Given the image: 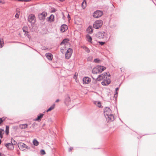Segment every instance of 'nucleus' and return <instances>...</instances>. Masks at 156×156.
<instances>
[{
  "instance_id": "1",
  "label": "nucleus",
  "mask_w": 156,
  "mask_h": 156,
  "mask_svg": "<svg viewBox=\"0 0 156 156\" xmlns=\"http://www.w3.org/2000/svg\"><path fill=\"white\" fill-rule=\"evenodd\" d=\"M110 76L109 73H105L101 75H99L96 80L97 81L103 80V81L101 82L102 85L105 86L109 84L111 82L110 80L108 78Z\"/></svg>"
},
{
  "instance_id": "2",
  "label": "nucleus",
  "mask_w": 156,
  "mask_h": 156,
  "mask_svg": "<svg viewBox=\"0 0 156 156\" xmlns=\"http://www.w3.org/2000/svg\"><path fill=\"white\" fill-rule=\"evenodd\" d=\"M104 114L108 122L114 121L115 119L114 116L112 114V111L109 108L106 107L104 109Z\"/></svg>"
},
{
  "instance_id": "3",
  "label": "nucleus",
  "mask_w": 156,
  "mask_h": 156,
  "mask_svg": "<svg viewBox=\"0 0 156 156\" xmlns=\"http://www.w3.org/2000/svg\"><path fill=\"white\" fill-rule=\"evenodd\" d=\"M102 24L103 22L101 20H98L94 23L93 27L95 29H98L101 27Z\"/></svg>"
},
{
  "instance_id": "4",
  "label": "nucleus",
  "mask_w": 156,
  "mask_h": 156,
  "mask_svg": "<svg viewBox=\"0 0 156 156\" xmlns=\"http://www.w3.org/2000/svg\"><path fill=\"white\" fill-rule=\"evenodd\" d=\"M69 39L66 38L64 39L61 43L60 45L62 46L69 48L70 46V44L69 42Z\"/></svg>"
},
{
  "instance_id": "5",
  "label": "nucleus",
  "mask_w": 156,
  "mask_h": 156,
  "mask_svg": "<svg viewBox=\"0 0 156 156\" xmlns=\"http://www.w3.org/2000/svg\"><path fill=\"white\" fill-rule=\"evenodd\" d=\"M97 36L99 38L103 39L105 40H107L108 38L107 34L105 32L98 33Z\"/></svg>"
},
{
  "instance_id": "6",
  "label": "nucleus",
  "mask_w": 156,
  "mask_h": 156,
  "mask_svg": "<svg viewBox=\"0 0 156 156\" xmlns=\"http://www.w3.org/2000/svg\"><path fill=\"white\" fill-rule=\"evenodd\" d=\"M73 52L72 49L69 48L66 51L65 54V58L66 59H69L70 57Z\"/></svg>"
},
{
  "instance_id": "7",
  "label": "nucleus",
  "mask_w": 156,
  "mask_h": 156,
  "mask_svg": "<svg viewBox=\"0 0 156 156\" xmlns=\"http://www.w3.org/2000/svg\"><path fill=\"white\" fill-rule=\"evenodd\" d=\"M103 14V12L100 10H97L93 14V16L94 18H98L101 16Z\"/></svg>"
},
{
  "instance_id": "8",
  "label": "nucleus",
  "mask_w": 156,
  "mask_h": 156,
  "mask_svg": "<svg viewBox=\"0 0 156 156\" xmlns=\"http://www.w3.org/2000/svg\"><path fill=\"white\" fill-rule=\"evenodd\" d=\"M28 20L31 24H34L35 22L34 15L33 14L30 15L28 18Z\"/></svg>"
},
{
  "instance_id": "9",
  "label": "nucleus",
  "mask_w": 156,
  "mask_h": 156,
  "mask_svg": "<svg viewBox=\"0 0 156 156\" xmlns=\"http://www.w3.org/2000/svg\"><path fill=\"white\" fill-rule=\"evenodd\" d=\"M11 143H8L5 144V146L9 149H13L14 148L13 145H15L16 144V142L13 143L12 142V139H11Z\"/></svg>"
},
{
  "instance_id": "10",
  "label": "nucleus",
  "mask_w": 156,
  "mask_h": 156,
  "mask_svg": "<svg viewBox=\"0 0 156 156\" xmlns=\"http://www.w3.org/2000/svg\"><path fill=\"white\" fill-rule=\"evenodd\" d=\"M18 146L19 148L23 151L25 148L28 149V147L23 143H20L18 144Z\"/></svg>"
},
{
  "instance_id": "11",
  "label": "nucleus",
  "mask_w": 156,
  "mask_h": 156,
  "mask_svg": "<svg viewBox=\"0 0 156 156\" xmlns=\"http://www.w3.org/2000/svg\"><path fill=\"white\" fill-rule=\"evenodd\" d=\"M47 12H44L42 13H40L38 14V17L41 20H44L45 19V17L47 16Z\"/></svg>"
},
{
  "instance_id": "12",
  "label": "nucleus",
  "mask_w": 156,
  "mask_h": 156,
  "mask_svg": "<svg viewBox=\"0 0 156 156\" xmlns=\"http://www.w3.org/2000/svg\"><path fill=\"white\" fill-rule=\"evenodd\" d=\"M91 80L90 78L87 77H85L83 79V84H87L89 83Z\"/></svg>"
},
{
  "instance_id": "13",
  "label": "nucleus",
  "mask_w": 156,
  "mask_h": 156,
  "mask_svg": "<svg viewBox=\"0 0 156 156\" xmlns=\"http://www.w3.org/2000/svg\"><path fill=\"white\" fill-rule=\"evenodd\" d=\"M68 28L67 26L65 24L62 25L61 27V31L62 32H64Z\"/></svg>"
},
{
  "instance_id": "14",
  "label": "nucleus",
  "mask_w": 156,
  "mask_h": 156,
  "mask_svg": "<svg viewBox=\"0 0 156 156\" xmlns=\"http://www.w3.org/2000/svg\"><path fill=\"white\" fill-rule=\"evenodd\" d=\"M47 58L49 60H51L52 59V55L50 53H46L45 54Z\"/></svg>"
},
{
  "instance_id": "15",
  "label": "nucleus",
  "mask_w": 156,
  "mask_h": 156,
  "mask_svg": "<svg viewBox=\"0 0 156 156\" xmlns=\"http://www.w3.org/2000/svg\"><path fill=\"white\" fill-rule=\"evenodd\" d=\"M54 16L53 15H51L49 17L47 18V20L48 21H52L54 20Z\"/></svg>"
},
{
  "instance_id": "16",
  "label": "nucleus",
  "mask_w": 156,
  "mask_h": 156,
  "mask_svg": "<svg viewBox=\"0 0 156 156\" xmlns=\"http://www.w3.org/2000/svg\"><path fill=\"white\" fill-rule=\"evenodd\" d=\"M92 72L94 74H97L99 73L97 67H94L93 69Z\"/></svg>"
},
{
  "instance_id": "17",
  "label": "nucleus",
  "mask_w": 156,
  "mask_h": 156,
  "mask_svg": "<svg viewBox=\"0 0 156 156\" xmlns=\"http://www.w3.org/2000/svg\"><path fill=\"white\" fill-rule=\"evenodd\" d=\"M28 125L27 124H20L19 126L20 128L21 129H25L27 128Z\"/></svg>"
},
{
  "instance_id": "18",
  "label": "nucleus",
  "mask_w": 156,
  "mask_h": 156,
  "mask_svg": "<svg viewBox=\"0 0 156 156\" xmlns=\"http://www.w3.org/2000/svg\"><path fill=\"white\" fill-rule=\"evenodd\" d=\"M87 6V3L85 0H84L82 3V7L83 9H85Z\"/></svg>"
},
{
  "instance_id": "19",
  "label": "nucleus",
  "mask_w": 156,
  "mask_h": 156,
  "mask_svg": "<svg viewBox=\"0 0 156 156\" xmlns=\"http://www.w3.org/2000/svg\"><path fill=\"white\" fill-rule=\"evenodd\" d=\"M94 103L99 108L101 107V103L100 101H94Z\"/></svg>"
},
{
  "instance_id": "20",
  "label": "nucleus",
  "mask_w": 156,
  "mask_h": 156,
  "mask_svg": "<svg viewBox=\"0 0 156 156\" xmlns=\"http://www.w3.org/2000/svg\"><path fill=\"white\" fill-rule=\"evenodd\" d=\"M5 131L4 129H0V137L1 138L3 137V135L4 134Z\"/></svg>"
},
{
  "instance_id": "21",
  "label": "nucleus",
  "mask_w": 156,
  "mask_h": 156,
  "mask_svg": "<svg viewBox=\"0 0 156 156\" xmlns=\"http://www.w3.org/2000/svg\"><path fill=\"white\" fill-rule=\"evenodd\" d=\"M86 38L87 40V41H88L89 42H90L91 43H92L91 41L92 39L91 36L89 35H86Z\"/></svg>"
},
{
  "instance_id": "22",
  "label": "nucleus",
  "mask_w": 156,
  "mask_h": 156,
  "mask_svg": "<svg viewBox=\"0 0 156 156\" xmlns=\"http://www.w3.org/2000/svg\"><path fill=\"white\" fill-rule=\"evenodd\" d=\"M87 31L88 33L91 34L93 32V30L91 27L89 26L87 29Z\"/></svg>"
},
{
  "instance_id": "23",
  "label": "nucleus",
  "mask_w": 156,
  "mask_h": 156,
  "mask_svg": "<svg viewBox=\"0 0 156 156\" xmlns=\"http://www.w3.org/2000/svg\"><path fill=\"white\" fill-rule=\"evenodd\" d=\"M55 106V104H53L47 110V112H48L50 111H51L54 108Z\"/></svg>"
},
{
  "instance_id": "24",
  "label": "nucleus",
  "mask_w": 156,
  "mask_h": 156,
  "mask_svg": "<svg viewBox=\"0 0 156 156\" xmlns=\"http://www.w3.org/2000/svg\"><path fill=\"white\" fill-rule=\"evenodd\" d=\"M44 115V114H40L39 115L37 116V118L35 119L36 121H38L40 120L41 118H42L43 117V116Z\"/></svg>"
},
{
  "instance_id": "25",
  "label": "nucleus",
  "mask_w": 156,
  "mask_h": 156,
  "mask_svg": "<svg viewBox=\"0 0 156 156\" xmlns=\"http://www.w3.org/2000/svg\"><path fill=\"white\" fill-rule=\"evenodd\" d=\"M62 46L61 48V51L62 53H64L65 50H66V47L63 46Z\"/></svg>"
},
{
  "instance_id": "26",
  "label": "nucleus",
  "mask_w": 156,
  "mask_h": 156,
  "mask_svg": "<svg viewBox=\"0 0 156 156\" xmlns=\"http://www.w3.org/2000/svg\"><path fill=\"white\" fill-rule=\"evenodd\" d=\"M33 144L35 146H37L39 144V142L35 139L33 140Z\"/></svg>"
},
{
  "instance_id": "27",
  "label": "nucleus",
  "mask_w": 156,
  "mask_h": 156,
  "mask_svg": "<svg viewBox=\"0 0 156 156\" xmlns=\"http://www.w3.org/2000/svg\"><path fill=\"white\" fill-rule=\"evenodd\" d=\"M4 42L2 39H0V48H2L3 46Z\"/></svg>"
},
{
  "instance_id": "28",
  "label": "nucleus",
  "mask_w": 156,
  "mask_h": 156,
  "mask_svg": "<svg viewBox=\"0 0 156 156\" xmlns=\"http://www.w3.org/2000/svg\"><path fill=\"white\" fill-rule=\"evenodd\" d=\"M97 67L98 68V70L99 73H101L102 72V66H97Z\"/></svg>"
},
{
  "instance_id": "29",
  "label": "nucleus",
  "mask_w": 156,
  "mask_h": 156,
  "mask_svg": "<svg viewBox=\"0 0 156 156\" xmlns=\"http://www.w3.org/2000/svg\"><path fill=\"white\" fill-rule=\"evenodd\" d=\"M9 133V126H6L5 128V133L6 134L8 135Z\"/></svg>"
},
{
  "instance_id": "30",
  "label": "nucleus",
  "mask_w": 156,
  "mask_h": 156,
  "mask_svg": "<svg viewBox=\"0 0 156 156\" xmlns=\"http://www.w3.org/2000/svg\"><path fill=\"white\" fill-rule=\"evenodd\" d=\"M5 119L6 118L5 117L0 118V125L5 120Z\"/></svg>"
},
{
  "instance_id": "31",
  "label": "nucleus",
  "mask_w": 156,
  "mask_h": 156,
  "mask_svg": "<svg viewBox=\"0 0 156 156\" xmlns=\"http://www.w3.org/2000/svg\"><path fill=\"white\" fill-rule=\"evenodd\" d=\"M83 48L84 49V50L86 51L87 52L89 53L90 52V50L87 47L84 46L83 47Z\"/></svg>"
},
{
  "instance_id": "32",
  "label": "nucleus",
  "mask_w": 156,
  "mask_h": 156,
  "mask_svg": "<svg viewBox=\"0 0 156 156\" xmlns=\"http://www.w3.org/2000/svg\"><path fill=\"white\" fill-rule=\"evenodd\" d=\"M70 101V98L69 97H68L66 99L65 103L66 104H67V102Z\"/></svg>"
},
{
  "instance_id": "33",
  "label": "nucleus",
  "mask_w": 156,
  "mask_h": 156,
  "mask_svg": "<svg viewBox=\"0 0 156 156\" xmlns=\"http://www.w3.org/2000/svg\"><path fill=\"white\" fill-rule=\"evenodd\" d=\"M100 60L98 58L95 59L94 60V62H96V63H99V62H100Z\"/></svg>"
},
{
  "instance_id": "34",
  "label": "nucleus",
  "mask_w": 156,
  "mask_h": 156,
  "mask_svg": "<svg viewBox=\"0 0 156 156\" xmlns=\"http://www.w3.org/2000/svg\"><path fill=\"white\" fill-rule=\"evenodd\" d=\"M27 27H23V31L25 32V33H26V32L27 33V31L26 30V29ZM25 35H26V33H25L24 34Z\"/></svg>"
},
{
  "instance_id": "35",
  "label": "nucleus",
  "mask_w": 156,
  "mask_h": 156,
  "mask_svg": "<svg viewBox=\"0 0 156 156\" xmlns=\"http://www.w3.org/2000/svg\"><path fill=\"white\" fill-rule=\"evenodd\" d=\"M41 153L42 155L44 154H45V152L44 151V150H41Z\"/></svg>"
},
{
  "instance_id": "36",
  "label": "nucleus",
  "mask_w": 156,
  "mask_h": 156,
  "mask_svg": "<svg viewBox=\"0 0 156 156\" xmlns=\"http://www.w3.org/2000/svg\"><path fill=\"white\" fill-rule=\"evenodd\" d=\"M92 59V57L91 56L87 58V60L88 61H90Z\"/></svg>"
},
{
  "instance_id": "37",
  "label": "nucleus",
  "mask_w": 156,
  "mask_h": 156,
  "mask_svg": "<svg viewBox=\"0 0 156 156\" xmlns=\"http://www.w3.org/2000/svg\"><path fill=\"white\" fill-rule=\"evenodd\" d=\"M98 43L101 45H103L105 43V42L99 41Z\"/></svg>"
},
{
  "instance_id": "38",
  "label": "nucleus",
  "mask_w": 156,
  "mask_h": 156,
  "mask_svg": "<svg viewBox=\"0 0 156 156\" xmlns=\"http://www.w3.org/2000/svg\"><path fill=\"white\" fill-rule=\"evenodd\" d=\"M118 89H119L118 88H116V89H115L116 94H115V96L116 95V94L117 95L118 93L117 91V90H118Z\"/></svg>"
},
{
  "instance_id": "39",
  "label": "nucleus",
  "mask_w": 156,
  "mask_h": 156,
  "mask_svg": "<svg viewBox=\"0 0 156 156\" xmlns=\"http://www.w3.org/2000/svg\"><path fill=\"white\" fill-rule=\"evenodd\" d=\"M102 71H104L106 69V67H105L102 66Z\"/></svg>"
},
{
  "instance_id": "40",
  "label": "nucleus",
  "mask_w": 156,
  "mask_h": 156,
  "mask_svg": "<svg viewBox=\"0 0 156 156\" xmlns=\"http://www.w3.org/2000/svg\"><path fill=\"white\" fill-rule=\"evenodd\" d=\"M19 15L17 13H16V14L15 15V17L17 18H18L19 17Z\"/></svg>"
},
{
  "instance_id": "41",
  "label": "nucleus",
  "mask_w": 156,
  "mask_h": 156,
  "mask_svg": "<svg viewBox=\"0 0 156 156\" xmlns=\"http://www.w3.org/2000/svg\"><path fill=\"white\" fill-rule=\"evenodd\" d=\"M0 3L4 4L5 3V2L3 1H2V0H0Z\"/></svg>"
},
{
  "instance_id": "42",
  "label": "nucleus",
  "mask_w": 156,
  "mask_h": 156,
  "mask_svg": "<svg viewBox=\"0 0 156 156\" xmlns=\"http://www.w3.org/2000/svg\"><path fill=\"white\" fill-rule=\"evenodd\" d=\"M73 148L72 147L70 148L69 149V151H70L73 150Z\"/></svg>"
},
{
  "instance_id": "43",
  "label": "nucleus",
  "mask_w": 156,
  "mask_h": 156,
  "mask_svg": "<svg viewBox=\"0 0 156 156\" xmlns=\"http://www.w3.org/2000/svg\"><path fill=\"white\" fill-rule=\"evenodd\" d=\"M0 156H4V155L0 153Z\"/></svg>"
},
{
  "instance_id": "44",
  "label": "nucleus",
  "mask_w": 156,
  "mask_h": 156,
  "mask_svg": "<svg viewBox=\"0 0 156 156\" xmlns=\"http://www.w3.org/2000/svg\"><path fill=\"white\" fill-rule=\"evenodd\" d=\"M12 142L13 143H15V142H16L13 139H12Z\"/></svg>"
},
{
  "instance_id": "45",
  "label": "nucleus",
  "mask_w": 156,
  "mask_h": 156,
  "mask_svg": "<svg viewBox=\"0 0 156 156\" xmlns=\"http://www.w3.org/2000/svg\"><path fill=\"white\" fill-rule=\"evenodd\" d=\"M59 101V99H57V100H56L55 101V102H58V101Z\"/></svg>"
},
{
  "instance_id": "46",
  "label": "nucleus",
  "mask_w": 156,
  "mask_h": 156,
  "mask_svg": "<svg viewBox=\"0 0 156 156\" xmlns=\"http://www.w3.org/2000/svg\"><path fill=\"white\" fill-rule=\"evenodd\" d=\"M60 1L63 2L65 0H59Z\"/></svg>"
},
{
  "instance_id": "47",
  "label": "nucleus",
  "mask_w": 156,
  "mask_h": 156,
  "mask_svg": "<svg viewBox=\"0 0 156 156\" xmlns=\"http://www.w3.org/2000/svg\"><path fill=\"white\" fill-rule=\"evenodd\" d=\"M1 143V140H0V144Z\"/></svg>"
},
{
  "instance_id": "48",
  "label": "nucleus",
  "mask_w": 156,
  "mask_h": 156,
  "mask_svg": "<svg viewBox=\"0 0 156 156\" xmlns=\"http://www.w3.org/2000/svg\"><path fill=\"white\" fill-rule=\"evenodd\" d=\"M69 15H68V17H69Z\"/></svg>"
}]
</instances>
